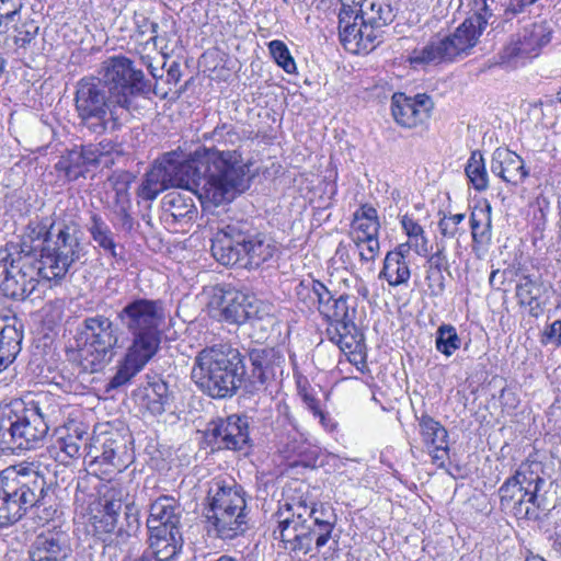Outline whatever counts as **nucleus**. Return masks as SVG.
I'll use <instances>...</instances> for the list:
<instances>
[{
    "mask_svg": "<svg viewBox=\"0 0 561 561\" xmlns=\"http://www.w3.org/2000/svg\"><path fill=\"white\" fill-rule=\"evenodd\" d=\"M93 508L118 520L123 510V501L118 492L108 490L99 499Z\"/></svg>",
    "mask_w": 561,
    "mask_h": 561,
    "instance_id": "nucleus-47",
    "label": "nucleus"
},
{
    "mask_svg": "<svg viewBox=\"0 0 561 561\" xmlns=\"http://www.w3.org/2000/svg\"><path fill=\"white\" fill-rule=\"evenodd\" d=\"M87 165L82 151L78 148L69 150L56 164V169L65 172L68 179H77L81 168Z\"/></svg>",
    "mask_w": 561,
    "mask_h": 561,
    "instance_id": "nucleus-44",
    "label": "nucleus"
},
{
    "mask_svg": "<svg viewBox=\"0 0 561 561\" xmlns=\"http://www.w3.org/2000/svg\"><path fill=\"white\" fill-rule=\"evenodd\" d=\"M465 172L474 190L482 192L488 188V173L484 165L483 156L480 151L476 150L471 153Z\"/></svg>",
    "mask_w": 561,
    "mask_h": 561,
    "instance_id": "nucleus-41",
    "label": "nucleus"
},
{
    "mask_svg": "<svg viewBox=\"0 0 561 561\" xmlns=\"http://www.w3.org/2000/svg\"><path fill=\"white\" fill-rule=\"evenodd\" d=\"M438 229L445 238H455L459 232V227L446 215L438 221Z\"/></svg>",
    "mask_w": 561,
    "mask_h": 561,
    "instance_id": "nucleus-64",
    "label": "nucleus"
},
{
    "mask_svg": "<svg viewBox=\"0 0 561 561\" xmlns=\"http://www.w3.org/2000/svg\"><path fill=\"white\" fill-rule=\"evenodd\" d=\"M75 110L79 125L93 135L117 130L129 115L123 94H113L96 76H85L75 87Z\"/></svg>",
    "mask_w": 561,
    "mask_h": 561,
    "instance_id": "nucleus-7",
    "label": "nucleus"
},
{
    "mask_svg": "<svg viewBox=\"0 0 561 561\" xmlns=\"http://www.w3.org/2000/svg\"><path fill=\"white\" fill-rule=\"evenodd\" d=\"M347 299V296L341 295L339 298H334L330 302L329 307L322 313L324 319L328 321V324L331 322H341L343 320L353 318V314L350 311Z\"/></svg>",
    "mask_w": 561,
    "mask_h": 561,
    "instance_id": "nucleus-49",
    "label": "nucleus"
},
{
    "mask_svg": "<svg viewBox=\"0 0 561 561\" xmlns=\"http://www.w3.org/2000/svg\"><path fill=\"white\" fill-rule=\"evenodd\" d=\"M470 227L473 243L485 245L492 239L491 207L479 208L470 215Z\"/></svg>",
    "mask_w": 561,
    "mask_h": 561,
    "instance_id": "nucleus-39",
    "label": "nucleus"
},
{
    "mask_svg": "<svg viewBox=\"0 0 561 561\" xmlns=\"http://www.w3.org/2000/svg\"><path fill=\"white\" fill-rule=\"evenodd\" d=\"M491 172L504 182L518 185L529 175L524 160L507 148H496L492 153Z\"/></svg>",
    "mask_w": 561,
    "mask_h": 561,
    "instance_id": "nucleus-26",
    "label": "nucleus"
},
{
    "mask_svg": "<svg viewBox=\"0 0 561 561\" xmlns=\"http://www.w3.org/2000/svg\"><path fill=\"white\" fill-rule=\"evenodd\" d=\"M280 427L276 433L277 449L285 458L304 455L307 451V439L298 428L294 417L285 407L284 415L277 421Z\"/></svg>",
    "mask_w": 561,
    "mask_h": 561,
    "instance_id": "nucleus-27",
    "label": "nucleus"
},
{
    "mask_svg": "<svg viewBox=\"0 0 561 561\" xmlns=\"http://www.w3.org/2000/svg\"><path fill=\"white\" fill-rule=\"evenodd\" d=\"M88 252L81 225L73 216L53 219L49 243L42 248L37 259L43 265L44 279L60 284L75 264L85 263Z\"/></svg>",
    "mask_w": 561,
    "mask_h": 561,
    "instance_id": "nucleus-8",
    "label": "nucleus"
},
{
    "mask_svg": "<svg viewBox=\"0 0 561 561\" xmlns=\"http://www.w3.org/2000/svg\"><path fill=\"white\" fill-rule=\"evenodd\" d=\"M206 435L217 449L241 450L250 442L248 417L232 414L213 421Z\"/></svg>",
    "mask_w": 561,
    "mask_h": 561,
    "instance_id": "nucleus-17",
    "label": "nucleus"
},
{
    "mask_svg": "<svg viewBox=\"0 0 561 561\" xmlns=\"http://www.w3.org/2000/svg\"><path fill=\"white\" fill-rule=\"evenodd\" d=\"M476 7L477 10L474 13L467 18L465 21L471 22L478 34L481 35L486 25L493 24L496 18L494 16L493 11L486 0H477Z\"/></svg>",
    "mask_w": 561,
    "mask_h": 561,
    "instance_id": "nucleus-46",
    "label": "nucleus"
},
{
    "mask_svg": "<svg viewBox=\"0 0 561 561\" xmlns=\"http://www.w3.org/2000/svg\"><path fill=\"white\" fill-rule=\"evenodd\" d=\"M206 517L216 536L224 540L243 535L248 529L247 510L207 513Z\"/></svg>",
    "mask_w": 561,
    "mask_h": 561,
    "instance_id": "nucleus-30",
    "label": "nucleus"
},
{
    "mask_svg": "<svg viewBox=\"0 0 561 561\" xmlns=\"http://www.w3.org/2000/svg\"><path fill=\"white\" fill-rule=\"evenodd\" d=\"M196 387L213 399L232 398L245 381L244 357L229 344H216L197 353L192 368Z\"/></svg>",
    "mask_w": 561,
    "mask_h": 561,
    "instance_id": "nucleus-6",
    "label": "nucleus"
},
{
    "mask_svg": "<svg viewBox=\"0 0 561 561\" xmlns=\"http://www.w3.org/2000/svg\"><path fill=\"white\" fill-rule=\"evenodd\" d=\"M471 22L463 21L454 33L433 37L425 46L414 49L412 64H440L468 56L480 35Z\"/></svg>",
    "mask_w": 561,
    "mask_h": 561,
    "instance_id": "nucleus-12",
    "label": "nucleus"
},
{
    "mask_svg": "<svg viewBox=\"0 0 561 561\" xmlns=\"http://www.w3.org/2000/svg\"><path fill=\"white\" fill-rule=\"evenodd\" d=\"M207 513L247 510L243 488L233 480H215L208 491Z\"/></svg>",
    "mask_w": 561,
    "mask_h": 561,
    "instance_id": "nucleus-25",
    "label": "nucleus"
},
{
    "mask_svg": "<svg viewBox=\"0 0 561 561\" xmlns=\"http://www.w3.org/2000/svg\"><path fill=\"white\" fill-rule=\"evenodd\" d=\"M22 0H0V32H5L20 16Z\"/></svg>",
    "mask_w": 561,
    "mask_h": 561,
    "instance_id": "nucleus-52",
    "label": "nucleus"
},
{
    "mask_svg": "<svg viewBox=\"0 0 561 561\" xmlns=\"http://www.w3.org/2000/svg\"><path fill=\"white\" fill-rule=\"evenodd\" d=\"M461 346V339L451 324H442L436 331L435 347L438 352L450 357Z\"/></svg>",
    "mask_w": 561,
    "mask_h": 561,
    "instance_id": "nucleus-42",
    "label": "nucleus"
},
{
    "mask_svg": "<svg viewBox=\"0 0 561 561\" xmlns=\"http://www.w3.org/2000/svg\"><path fill=\"white\" fill-rule=\"evenodd\" d=\"M51 231V221L48 219L44 220H31L25 227L24 233L21 241V254L34 255L33 251L49 243Z\"/></svg>",
    "mask_w": 561,
    "mask_h": 561,
    "instance_id": "nucleus-33",
    "label": "nucleus"
},
{
    "mask_svg": "<svg viewBox=\"0 0 561 561\" xmlns=\"http://www.w3.org/2000/svg\"><path fill=\"white\" fill-rule=\"evenodd\" d=\"M71 552L68 534L53 529L36 537L30 550V560H69Z\"/></svg>",
    "mask_w": 561,
    "mask_h": 561,
    "instance_id": "nucleus-24",
    "label": "nucleus"
},
{
    "mask_svg": "<svg viewBox=\"0 0 561 561\" xmlns=\"http://www.w3.org/2000/svg\"><path fill=\"white\" fill-rule=\"evenodd\" d=\"M204 139H211L219 145H237L241 137L237 133L236 128L231 124L222 123L218 124L211 133H205Z\"/></svg>",
    "mask_w": 561,
    "mask_h": 561,
    "instance_id": "nucleus-50",
    "label": "nucleus"
},
{
    "mask_svg": "<svg viewBox=\"0 0 561 561\" xmlns=\"http://www.w3.org/2000/svg\"><path fill=\"white\" fill-rule=\"evenodd\" d=\"M268 49L275 62L287 73L296 72V62L284 42L274 39L268 43Z\"/></svg>",
    "mask_w": 561,
    "mask_h": 561,
    "instance_id": "nucleus-45",
    "label": "nucleus"
},
{
    "mask_svg": "<svg viewBox=\"0 0 561 561\" xmlns=\"http://www.w3.org/2000/svg\"><path fill=\"white\" fill-rule=\"evenodd\" d=\"M409 242L412 245V249L420 256H428L432 247L430 245L428 239L425 236L424 230L417 234V237L410 238Z\"/></svg>",
    "mask_w": 561,
    "mask_h": 561,
    "instance_id": "nucleus-62",
    "label": "nucleus"
},
{
    "mask_svg": "<svg viewBox=\"0 0 561 561\" xmlns=\"http://www.w3.org/2000/svg\"><path fill=\"white\" fill-rule=\"evenodd\" d=\"M499 495L502 508L512 512L518 519L538 520L540 518L541 505L527 502L528 493L511 478L500 486Z\"/></svg>",
    "mask_w": 561,
    "mask_h": 561,
    "instance_id": "nucleus-23",
    "label": "nucleus"
},
{
    "mask_svg": "<svg viewBox=\"0 0 561 561\" xmlns=\"http://www.w3.org/2000/svg\"><path fill=\"white\" fill-rule=\"evenodd\" d=\"M147 542L148 546L141 552L129 549L122 561H171L179 554L172 552L170 548H167L168 545H163V542L154 541L149 538Z\"/></svg>",
    "mask_w": 561,
    "mask_h": 561,
    "instance_id": "nucleus-40",
    "label": "nucleus"
},
{
    "mask_svg": "<svg viewBox=\"0 0 561 561\" xmlns=\"http://www.w3.org/2000/svg\"><path fill=\"white\" fill-rule=\"evenodd\" d=\"M445 245L444 244H437V250L435 253H428L427 263H428V270L427 271H442L448 268V260L445 254Z\"/></svg>",
    "mask_w": 561,
    "mask_h": 561,
    "instance_id": "nucleus-57",
    "label": "nucleus"
},
{
    "mask_svg": "<svg viewBox=\"0 0 561 561\" xmlns=\"http://www.w3.org/2000/svg\"><path fill=\"white\" fill-rule=\"evenodd\" d=\"M318 286L319 280L309 278L302 279L296 287L298 302L308 310L314 309L316 298H318Z\"/></svg>",
    "mask_w": 561,
    "mask_h": 561,
    "instance_id": "nucleus-51",
    "label": "nucleus"
},
{
    "mask_svg": "<svg viewBox=\"0 0 561 561\" xmlns=\"http://www.w3.org/2000/svg\"><path fill=\"white\" fill-rule=\"evenodd\" d=\"M275 252V244L265 234H251L243 231L238 224L225 226L211 239L213 256L222 265L259 268Z\"/></svg>",
    "mask_w": 561,
    "mask_h": 561,
    "instance_id": "nucleus-9",
    "label": "nucleus"
},
{
    "mask_svg": "<svg viewBox=\"0 0 561 561\" xmlns=\"http://www.w3.org/2000/svg\"><path fill=\"white\" fill-rule=\"evenodd\" d=\"M417 421L422 442L432 455L433 462L444 466L449 454L447 430L428 414H422Z\"/></svg>",
    "mask_w": 561,
    "mask_h": 561,
    "instance_id": "nucleus-22",
    "label": "nucleus"
},
{
    "mask_svg": "<svg viewBox=\"0 0 561 561\" xmlns=\"http://www.w3.org/2000/svg\"><path fill=\"white\" fill-rule=\"evenodd\" d=\"M539 296V287L530 276L526 275L516 286V297L520 305H531L536 302Z\"/></svg>",
    "mask_w": 561,
    "mask_h": 561,
    "instance_id": "nucleus-54",
    "label": "nucleus"
},
{
    "mask_svg": "<svg viewBox=\"0 0 561 561\" xmlns=\"http://www.w3.org/2000/svg\"><path fill=\"white\" fill-rule=\"evenodd\" d=\"M339 35L344 48L351 53L370 50L380 44L374 31L363 23L360 15H351L347 11L339 13Z\"/></svg>",
    "mask_w": 561,
    "mask_h": 561,
    "instance_id": "nucleus-20",
    "label": "nucleus"
},
{
    "mask_svg": "<svg viewBox=\"0 0 561 561\" xmlns=\"http://www.w3.org/2000/svg\"><path fill=\"white\" fill-rule=\"evenodd\" d=\"M550 42V34L541 23H533L523 28L500 54V62L512 65L516 58H531Z\"/></svg>",
    "mask_w": 561,
    "mask_h": 561,
    "instance_id": "nucleus-18",
    "label": "nucleus"
},
{
    "mask_svg": "<svg viewBox=\"0 0 561 561\" xmlns=\"http://www.w3.org/2000/svg\"><path fill=\"white\" fill-rule=\"evenodd\" d=\"M161 162L170 186L194 192L206 206L230 203L249 187L248 167L236 149L198 147L188 154L171 151Z\"/></svg>",
    "mask_w": 561,
    "mask_h": 561,
    "instance_id": "nucleus-1",
    "label": "nucleus"
},
{
    "mask_svg": "<svg viewBox=\"0 0 561 561\" xmlns=\"http://www.w3.org/2000/svg\"><path fill=\"white\" fill-rule=\"evenodd\" d=\"M542 474V465L538 461H524L520 463L518 469L515 471V479H519V476L526 477V479L534 482L535 490H541L545 485L546 481L541 477Z\"/></svg>",
    "mask_w": 561,
    "mask_h": 561,
    "instance_id": "nucleus-53",
    "label": "nucleus"
},
{
    "mask_svg": "<svg viewBox=\"0 0 561 561\" xmlns=\"http://www.w3.org/2000/svg\"><path fill=\"white\" fill-rule=\"evenodd\" d=\"M165 221L169 224L187 225L197 217V208L193 198L186 194L171 192L162 199Z\"/></svg>",
    "mask_w": 561,
    "mask_h": 561,
    "instance_id": "nucleus-31",
    "label": "nucleus"
},
{
    "mask_svg": "<svg viewBox=\"0 0 561 561\" xmlns=\"http://www.w3.org/2000/svg\"><path fill=\"white\" fill-rule=\"evenodd\" d=\"M136 27L139 35L150 34L146 44L152 43L153 46L157 45L159 28V24L157 22L150 21L148 18L140 15L136 18Z\"/></svg>",
    "mask_w": 561,
    "mask_h": 561,
    "instance_id": "nucleus-56",
    "label": "nucleus"
},
{
    "mask_svg": "<svg viewBox=\"0 0 561 561\" xmlns=\"http://www.w3.org/2000/svg\"><path fill=\"white\" fill-rule=\"evenodd\" d=\"M100 439L93 444L84 443L85 458L90 459V463H101L121 471L126 468L128 460L127 442L119 434L106 436L101 442V453L99 446Z\"/></svg>",
    "mask_w": 561,
    "mask_h": 561,
    "instance_id": "nucleus-21",
    "label": "nucleus"
},
{
    "mask_svg": "<svg viewBox=\"0 0 561 561\" xmlns=\"http://www.w3.org/2000/svg\"><path fill=\"white\" fill-rule=\"evenodd\" d=\"M59 412L58 403L48 396L27 403L11 402L0 412V453L20 454L43 446Z\"/></svg>",
    "mask_w": 561,
    "mask_h": 561,
    "instance_id": "nucleus-4",
    "label": "nucleus"
},
{
    "mask_svg": "<svg viewBox=\"0 0 561 561\" xmlns=\"http://www.w3.org/2000/svg\"><path fill=\"white\" fill-rule=\"evenodd\" d=\"M379 277L385 278L392 287L407 284L411 277L408 261L401 260L398 253H387Z\"/></svg>",
    "mask_w": 561,
    "mask_h": 561,
    "instance_id": "nucleus-36",
    "label": "nucleus"
},
{
    "mask_svg": "<svg viewBox=\"0 0 561 561\" xmlns=\"http://www.w3.org/2000/svg\"><path fill=\"white\" fill-rule=\"evenodd\" d=\"M541 344L547 345L549 343H554L558 346H561V320L553 321L547 329L543 331L540 340Z\"/></svg>",
    "mask_w": 561,
    "mask_h": 561,
    "instance_id": "nucleus-58",
    "label": "nucleus"
},
{
    "mask_svg": "<svg viewBox=\"0 0 561 561\" xmlns=\"http://www.w3.org/2000/svg\"><path fill=\"white\" fill-rule=\"evenodd\" d=\"M397 0H366L364 9H358L360 20L377 35L381 43L382 28L391 24L398 13Z\"/></svg>",
    "mask_w": 561,
    "mask_h": 561,
    "instance_id": "nucleus-29",
    "label": "nucleus"
},
{
    "mask_svg": "<svg viewBox=\"0 0 561 561\" xmlns=\"http://www.w3.org/2000/svg\"><path fill=\"white\" fill-rule=\"evenodd\" d=\"M44 279L43 265L35 255L0 250V289L5 297L25 300Z\"/></svg>",
    "mask_w": 561,
    "mask_h": 561,
    "instance_id": "nucleus-11",
    "label": "nucleus"
},
{
    "mask_svg": "<svg viewBox=\"0 0 561 561\" xmlns=\"http://www.w3.org/2000/svg\"><path fill=\"white\" fill-rule=\"evenodd\" d=\"M126 527H119L116 533L117 522L114 517L105 515L92 508L90 516V531L107 545L126 543L131 537H136L140 528L138 512L127 505L125 511Z\"/></svg>",
    "mask_w": 561,
    "mask_h": 561,
    "instance_id": "nucleus-16",
    "label": "nucleus"
},
{
    "mask_svg": "<svg viewBox=\"0 0 561 561\" xmlns=\"http://www.w3.org/2000/svg\"><path fill=\"white\" fill-rule=\"evenodd\" d=\"M117 320L130 333L131 342L118 362L107 390L128 383L159 352L163 334L161 327L165 322L164 302L160 299L134 298L117 312Z\"/></svg>",
    "mask_w": 561,
    "mask_h": 561,
    "instance_id": "nucleus-2",
    "label": "nucleus"
},
{
    "mask_svg": "<svg viewBox=\"0 0 561 561\" xmlns=\"http://www.w3.org/2000/svg\"><path fill=\"white\" fill-rule=\"evenodd\" d=\"M352 226L358 232L355 238L356 244L359 247L360 241H369L370 249L374 250L380 228L379 221L354 219Z\"/></svg>",
    "mask_w": 561,
    "mask_h": 561,
    "instance_id": "nucleus-48",
    "label": "nucleus"
},
{
    "mask_svg": "<svg viewBox=\"0 0 561 561\" xmlns=\"http://www.w3.org/2000/svg\"><path fill=\"white\" fill-rule=\"evenodd\" d=\"M148 397V408L154 414L163 413L171 404L172 396L164 381L154 382Z\"/></svg>",
    "mask_w": 561,
    "mask_h": 561,
    "instance_id": "nucleus-43",
    "label": "nucleus"
},
{
    "mask_svg": "<svg viewBox=\"0 0 561 561\" xmlns=\"http://www.w3.org/2000/svg\"><path fill=\"white\" fill-rule=\"evenodd\" d=\"M38 31L39 26L35 21H25L15 27L14 43L19 47L26 48L36 39Z\"/></svg>",
    "mask_w": 561,
    "mask_h": 561,
    "instance_id": "nucleus-55",
    "label": "nucleus"
},
{
    "mask_svg": "<svg viewBox=\"0 0 561 561\" xmlns=\"http://www.w3.org/2000/svg\"><path fill=\"white\" fill-rule=\"evenodd\" d=\"M100 81L107 85L111 92L123 94L130 110L133 98L147 96L151 91V82L145 79L144 72L134 67V62L124 56H114L103 61L99 72Z\"/></svg>",
    "mask_w": 561,
    "mask_h": 561,
    "instance_id": "nucleus-13",
    "label": "nucleus"
},
{
    "mask_svg": "<svg viewBox=\"0 0 561 561\" xmlns=\"http://www.w3.org/2000/svg\"><path fill=\"white\" fill-rule=\"evenodd\" d=\"M254 297L234 288L222 291L219 307L224 319L230 323L241 324L255 312Z\"/></svg>",
    "mask_w": 561,
    "mask_h": 561,
    "instance_id": "nucleus-28",
    "label": "nucleus"
},
{
    "mask_svg": "<svg viewBox=\"0 0 561 561\" xmlns=\"http://www.w3.org/2000/svg\"><path fill=\"white\" fill-rule=\"evenodd\" d=\"M92 240L113 257L116 256L114 233L105 220L98 214H92L87 226Z\"/></svg>",
    "mask_w": 561,
    "mask_h": 561,
    "instance_id": "nucleus-38",
    "label": "nucleus"
},
{
    "mask_svg": "<svg viewBox=\"0 0 561 561\" xmlns=\"http://www.w3.org/2000/svg\"><path fill=\"white\" fill-rule=\"evenodd\" d=\"M537 0H507L504 15L508 20L512 16L523 12L527 7L534 4Z\"/></svg>",
    "mask_w": 561,
    "mask_h": 561,
    "instance_id": "nucleus-63",
    "label": "nucleus"
},
{
    "mask_svg": "<svg viewBox=\"0 0 561 561\" xmlns=\"http://www.w3.org/2000/svg\"><path fill=\"white\" fill-rule=\"evenodd\" d=\"M182 508L175 499L160 496L150 505L147 518L148 538L168 545L172 552L180 553L183 547L181 533Z\"/></svg>",
    "mask_w": 561,
    "mask_h": 561,
    "instance_id": "nucleus-14",
    "label": "nucleus"
},
{
    "mask_svg": "<svg viewBox=\"0 0 561 561\" xmlns=\"http://www.w3.org/2000/svg\"><path fill=\"white\" fill-rule=\"evenodd\" d=\"M50 485L33 465L11 466L0 472V529L8 528L36 508L46 512L45 520L56 513L47 507Z\"/></svg>",
    "mask_w": 561,
    "mask_h": 561,
    "instance_id": "nucleus-5",
    "label": "nucleus"
},
{
    "mask_svg": "<svg viewBox=\"0 0 561 561\" xmlns=\"http://www.w3.org/2000/svg\"><path fill=\"white\" fill-rule=\"evenodd\" d=\"M283 507L274 535L285 550L295 556H307L312 551L324 554L327 546L329 550L336 548L337 518L330 505L300 497L287 501Z\"/></svg>",
    "mask_w": 561,
    "mask_h": 561,
    "instance_id": "nucleus-3",
    "label": "nucleus"
},
{
    "mask_svg": "<svg viewBox=\"0 0 561 561\" xmlns=\"http://www.w3.org/2000/svg\"><path fill=\"white\" fill-rule=\"evenodd\" d=\"M512 481H516V483L525 490V492L528 493L527 502H530L531 504L541 505L539 491L534 489V482H530V480L524 478V476H519V479H515V473L510 477Z\"/></svg>",
    "mask_w": 561,
    "mask_h": 561,
    "instance_id": "nucleus-60",
    "label": "nucleus"
},
{
    "mask_svg": "<svg viewBox=\"0 0 561 561\" xmlns=\"http://www.w3.org/2000/svg\"><path fill=\"white\" fill-rule=\"evenodd\" d=\"M426 280L432 295H442L445 290V277L442 271H426Z\"/></svg>",
    "mask_w": 561,
    "mask_h": 561,
    "instance_id": "nucleus-59",
    "label": "nucleus"
},
{
    "mask_svg": "<svg viewBox=\"0 0 561 561\" xmlns=\"http://www.w3.org/2000/svg\"><path fill=\"white\" fill-rule=\"evenodd\" d=\"M22 331L15 325L0 328V373L4 370L21 351Z\"/></svg>",
    "mask_w": 561,
    "mask_h": 561,
    "instance_id": "nucleus-34",
    "label": "nucleus"
},
{
    "mask_svg": "<svg viewBox=\"0 0 561 561\" xmlns=\"http://www.w3.org/2000/svg\"><path fill=\"white\" fill-rule=\"evenodd\" d=\"M169 187L170 184L167 173L162 162L160 161L145 174V178L137 190V195L144 201H153L161 192Z\"/></svg>",
    "mask_w": 561,
    "mask_h": 561,
    "instance_id": "nucleus-35",
    "label": "nucleus"
},
{
    "mask_svg": "<svg viewBox=\"0 0 561 561\" xmlns=\"http://www.w3.org/2000/svg\"><path fill=\"white\" fill-rule=\"evenodd\" d=\"M433 108L434 102L425 93H419L414 96L394 93L391 100V112L394 121L407 128H413L426 122Z\"/></svg>",
    "mask_w": 561,
    "mask_h": 561,
    "instance_id": "nucleus-19",
    "label": "nucleus"
},
{
    "mask_svg": "<svg viewBox=\"0 0 561 561\" xmlns=\"http://www.w3.org/2000/svg\"><path fill=\"white\" fill-rule=\"evenodd\" d=\"M82 442L83 444L87 442L83 439V433L59 437L48 451L56 461L67 465L71 459L81 456Z\"/></svg>",
    "mask_w": 561,
    "mask_h": 561,
    "instance_id": "nucleus-37",
    "label": "nucleus"
},
{
    "mask_svg": "<svg viewBox=\"0 0 561 561\" xmlns=\"http://www.w3.org/2000/svg\"><path fill=\"white\" fill-rule=\"evenodd\" d=\"M318 289V298H316L314 309H317L322 314L329 307L330 302L334 299V296L321 282H319Z\"/></svg>",
    "mask_w": 561,
    "mask_h": 561,
    "instance_id": "nucleus-61",
    "label": "nucleus"
},
{
    "mask_svg": "<svg viewBox=\"0 0 561 561\" xmlns=\"http://www.w3.org/2000/svg\"><path fill=\"white\" fill-rule=\"evenodd\" d=\"M80 331L84 344L81 348L82 365L91 373L102 369L115 356L119 343L121 330L107 317L95 314L82 321Z\"/></svg>",
    "mask_w": 561,
    "mask_h": 561,
    "instance_id": "nucleus-10",
    "label": "nucleus"
},
{
    "mask_svg": "<svg viewBox=\"0 0 561 561\" xmlns=\"http://www.w3.org/2000/svg\"><path fill=\"white\" fill-rule=\"evenodd\" d=\"M325 334L342 352L354 353L360 347L363 342V334L357 329L353 318L329 323Z\"/></svg>",
    "mask_w": 561,
    "mask_h": 561,
    "instance_id": "nucleus-32",
    "label": "nucleus"
},
{
    "mask_svg": "<svg viewBox=\"0 0 561 561\" xmlns=\"http://www.w3.org/2000/svg\"><path fill=\"white\" fill-rule=\"evenodd\" d=\"M251 373L245 375L244 387L249 392L256 391L283 376L285 357L274 347L252 348L248 353Z\"/></svg>",
    "mask_w": 561,
    "mask_h": 561,
    "instance_id": "nucleus-15",
    "label": "nucleus"
}]
</instances>
